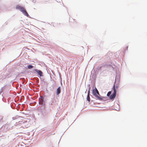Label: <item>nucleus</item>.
I'll use <instances>...</instances> for the list:
<instances>
[{
    "label": "nucleus",
    "mask_w": 147,
    "mask_h": 147,
    "mask_svg": "<svg viewBox=\"0 0 147 147\" xmlns=\"http://www.w3.org/2000/svg\"><path fill=\"white\" fill-rule=\"evenodd\" d=\"M92 94L94 96V98L96 100H98L102 101H105L106 100V97L101 96L99 94L97 89L95 86V82L93 81L92 83Z\"/></svg>",
    "instance_id": "1"
},
{
    "label": "nucleus",
    "mask_w": 147,
    "mask_h": 147,
    "mask_svg": "<svg viewBox=\"0 0 147 147\" xmlns=\"http://www.w3.org/2000/svg\"><path fill=\"white\" fill-rule=\"evenodd\" d=\"M51 109H50L42 110L41 113L42 117L45 120H47L50 117Z\"/></svg>",
    "instance_id": "2"
},
{
    "label": "nucleus",
    "mask_w": 147,
    "mask_h": 147,
    "mask_svg": "<svg viewBox=\"0 0 147 147\" xmlns=\"http://www.w3.org/2000/svg\"><path fill=\"white\" fill-rule=\"evenodd\" d=\"M16 9L20 11L24 15L29 18H31L24 7L22 6L19 5H17L16 6Z\"/></svg>",
    "instance_id": "3"
},
{
    "label": "nucleus",
    "mask_w": 147,
    "mask_h": 147,
    "mask_svg": "<svg viewBox=\"0 0 147 147\" xmlns=\"http://www.w3.org/2000/svg\"><path fill=\"white\" fill-rule=\"evenodd\" d=\"M111 67H112L113 69L115 68L111 65H108L106 64L105 65V67H104V69H102V71L100 73L101 76L104 77L107 76V72L109 71V68Z\"/></svg>",
    "instance_id": "4"
},
{
    "label": "nucleus",
    "mask_w": 147,
    "mask_h": 147,
    "mask_svg": "<svg viewBox=\"0 0 147 147\" xmlns=\"http://www.w3.org/2000/svg\"><path fill=\"white\" fill-rule=\"evenodd\" d=\"M32 70L36 73L38 76L39 78L42 77L43 76V73L41 70L36 69H34Z\"/></svg>",
    "instance_id": "5"
},
{
    "label": "nucleus",
    "mask_w": 147,
    "mask_h": 147,
    "mask_svg": "<svg viewBox=\"0 0 147 147\" xmlns=\"http://www.w3.org/2000/svg\"><path fill=\"white\" fill-rule=\"evenodd\" d=\"M93 73H93L92 74H91V77L92 79H93V81H95L96 78L97 76V75L98 74L97 72H95V70H94L93 71Z\"/></svg>",
    "instance_id": "6"
},
{
    "label": "nucleus",
    "mask_w": 147,
    "mask_h": 147,
    "mask_svg": "<svg viewBox=\"0 0 147 147\" xmlns=\"http://www.w3.org/2000/svg\"><path fill=\"white\" fill-rule=\"evenodd\" d=\"M105 67V65H102V66H98L95 70V72H97L98 73L99 71H102V69H104V67Z\"/></svg>",
    "instance_id": "7"
},
{
    "label": "nucleus",
    "mask_w": 147,
    "mask_h": 147,
    "mask_svg": "<svg viewBox=\"0 0 147 147\" xmlns=\"http://www.w3.org/2000/svg\"><path fill=\"white\" fill-rule=\"evenodd\" d=\"M116 91L115 90H114V92H113V93L110 96V97H109V99L110 100H113L114 99L116 96Z\"/></svg>",
    "instance_id": "8"
},
{
    "label": "nucleus",
    "mask_w": 147,
    "mask_h": 147,
    "mask_svg": "<svg viewBox=\"0 0 147 147\" xmlns=\"http://www.w3.org/2000/svg\"><path fill=\"white\" fill-rule=\"evenodd\" d=\"M2 128H3V129L5 131H7L10 129L9 127V125L8 124H6L3 125L2 127Z\"/></svg>",
    "instance_id": "9"
},
{
    "label": "nucleus",
    "mask_w": 147,
    "mask_h": 147,
    "mask_svg": "<svg viewBox=\"0 0 147 147\" xmlns=\"http://www.w3.org/2000/svg\"><path fill=\"white\" fill-rule=\"evenodd\" d=\"M120 75L118 74H116L115 77V82H117V83L119 84L120 82Z\"/></svg>",
    "instance_id": "10"
},
{
    "label": "nucleus",
    "mask_w": 147,
    "mask_h": 147,
    "mask_svg": "<svg viewBox=\"0 0 147 147\" xmlns=\"http://www.w3.org/2000/svg\"><path fill=\"white\" fill-rule=\"evenodd\" d=\"M61 89L60 86H59L56 90V94L57 96H59L61 92Z\"/></svg>",
    "instance_id": "11"
},
{
    "label": "nucleus",
    "mask_w": 147,
    "mask_h": 147,
    "mask_svg": "<svg viewBox=\"0 0 147 147\" xmlns=\"http://www.w3.org/2000/svg\"><path fill=\"white\" fill-rule=\"evenodd\" d=\"M118 88V86H115V83H114L113 88H112V90H113V92H114V90H115L116 91V93L117 92V89Z\"/></svg>",
    "instance_id": "12"
},
{
    "label": "nucleus",
    "mask_w": 147,
    "mask_h": 147,
    "mask_svg": "<svg viewBox=\"0 0 147 147\" xmlns=\"http://www.w3.org/2000/svg\"><path fill=\"white\" fill-rule=\"evenodd\" d=\"M19 123L20 124L24 125V123H26V124H28V122L25 120H22L19 122Z\"/></svg>",
    "instance_id": "13"
},
{
    "label": "nucleus",
    "mask_w": 147,
    "mask_h": 147,
    "mask_svg": "<svg viewBox=\"0 0 147 147\" xmlns=\"http://www.w3.org/2000/svg\"><path fill=\"white\" fill-rule=\"evenodd\" d=\"M39 105L41 106H45V101L43 100L41 102H39Z\"/></svg>",
    "instance_id": "14"
},
{
    "label": "nucleus",
    "mask_w": 147,
    "mask_h": 147,
    "mask_svg": "<svg viewBox=\"0 0 147 147\" xmlns=\"http://www.w3.org/2000/svg\"><path fill=\"white\" fill-rule=\"evenodd\" d=\"M26 69H30L33 68L34 67V66L31 64H30L27 65L26 66Z\"/></svg>",
    "instance_id": "15"
},
{
    "label": "nucleus",
    "mask_w": 147,
    "mask_h": 147,
    "mask_svg": "<svg viewBox=\"0 0 147 147\" xmlns=\"http://www.w3.org/2000/svg\"><path fill=\"white\" fill-rule=\"evenodd\" d=\"M86 99L88 101V102H89V103H90V99L89 96V95L88 94H87Z\"/></svg>",
    "instance_id": "16"
},
{
    "label": "nucleus",
    "mask_w": 147,
    "mask_h": 147,
    "mask_svg": "<svg viewBox=\"0 0 147 147\" xmlns=\"http://www.w3.org/2000/svg\"><path fill=\"white\" fill-rule=\"evenodd\" d=\"M111 94V91H109L107 93V96L109 97L110 96Z\"/></svg>",
    "instance_id": "17"
},
{
    "label": "nucleus",
    "mask_w": 147,
    "mask_h": 147,
    "mask_svg": "<svg viewBox=\"0 0 147 147\" xmlns=\"http://www.w3.org/2000/svg\"><path fill=\"white\" fill-rule=\"evenodd\" d=\"M3 116H0V123H2L3 122Z\"/></svg>",
    "instance_id": "18"
},
{
    "label": "nucleus",
    "mask_w": 147,
    "mask_h": 147,
    "mask_svg": "<svg viewBox=\"0 0 147 147\" xmlns=\"http://www.w3.org/2000/svg\"><path fill=\"white\" fill-rule=\"evenodd\" d=\"M88 86L89 87V89H88V91L87 94H88L89 95V94L90 92V90L91 87H90V85H89Z\"/></svg>",
    "instance_id": "19"
},
{
    "label": "nucleus",
    "mask_w": 147,
    "mask_h": 147,
    "mask_svg": "<svg viewBox=\"0 0 147 147\" xmlns=\"http://www.w3.org/2000/svg\"><path fill=\"white\" fill-rule=\"evenodd\" d=\"M92 102L93 103L94 105H96V104H100V103H97V102H94V101L93 100H91V103Z\"/></svg>",
    "instance_id": "20"
},
{
    "label": "nucleus",
    "mask_w": 147,
    "mask_h": 147,
    "mask_svg": "<svg viewBox=\"0 0 147 147\" xmlns=\"http://www.w3.org/2000/svg\"><path fill=\"white\" fill-rule=\"evenodd\" d=\"M45 106H41L40 107V108L42 110H45L44 109H45Z\"/></svg>",
    "instance_id": "21"
},
{
    "label": "nucleus",
    "mask_w": 147,
    "mask_h": 147,
    "mask_svg": "<svg viewBox=\"0 0 147 147\" xmlns=\"http://www.w3.org/2000/svg\"><path fill=\"white\" fill-rule=\"evenodd\" d=\"M52 86L53 87H54L55 86V82L54 80H53V81L52 82Z\"/></svg>",
    "instance_id": "22"
},
{
    "label": "nucleus",
    "mask_w": 147,
    "mask_h": 147,
    "mask_svg": "<svg viewBox=\"0 0 147 147\" xmlns=\"http://www.w3.org/2000/svg\"><path fill=\"white\" fill-rule=\"evenodd\" d=\"M9 22V20H7L6 22H5V23L4 24V25H7L8 23Z\"/></svg>",
    "instance_id": "23"
},
{
    "label": "nucleus",
    "mask_w": 147,
    "mask_h": 147,
    "mask_svg": "<svg viewBox=\"0 0 147 147\" xmlns=\"http://www.w3.org/2000/svg\"><path fill=\"white\" fill-rule=\"evenodd\" d=\"M4 86H3V87H2V88H1V89H0V91H2H2H3V89H4Z\"/></svg>",
    "instance_id": "24"
},
{
    "label": "nucleus",
    "mask_w": 147,
    "mask_h": 147,
    "mask_svg": "<svg viewBox=\"0 0 147 147\" xmlns=\"http://www.w3.org/2000/svg\"><path fill=\"white\" fill-rule=\"evenodd\" d=\"M50 78H51V81L52 82L53 80V79L52 78V77L51 76V74H50Z\"/></svg>",
    "instance_id": "25"
},
{
    "label": "nucleus",
    "mask_w": 147,
    "mask_h": 147,
    "mask_svg": "<svg viewBox=\"0 0 147 147\" xmlns=\"http://www.w3.org/2000/svg\"><path fill=\"white\" fill-rule=\"evenodd\" d=\"M59 75L60 78V79H61V75L60 74V73H59Z\"/></svg>",
    "instance_id": "26"
},
{
    "label": "nucleus",
    "mask_w": 147,
    "mask_h": 147,
    "mask_svg": "<svg viewBox=\"0 0 147 147\" xmlns=\"http://www.w3.org/2000/svg\"><path fill=\"white\" fill-rule=\"evenodd\" d=\"M128 46H126L125 47V50H128Z\"/></svg>",
    "instance_id": "27"
},
{
    "label": "nucleus",
    "mask_w": 147,
    "mask_h": 147,
    "mask_svg": "<svg viewBox=\"0 0 147 147\" xmlns=\"http://www.w3.org/2000/svg\"><path fill=\"white\" fill-rule=\"evenodd\" d=\"M32 1L34 3H35L36 2V1L34 0H33Z\"/></svg>",
    "instance_id": "28"
},
{
    "label": "nucleus",
    "mask_w": 147,
    "mask_h": 147,
    "mask_svg": "<svg viewBox=\"0 0 147 147\" xmlns=\"http://www.w3.org/2000/svg\"><path fill=\"white\" fill-rule=\"evenodd\" d=\"M28 124H26V123H24V125H25V126H26V125H27Z\"/></svg>",
    "instance_id": "29"
},
{
    "label": "nucleus",
    "mask_w": 147,
    "mask_h": 147,
    "mask_svg": "<svg viewBox=\"0 0 147 147\" xmlns=\"http://www.w3.org/2000/svg\"><path fill=\"white\" fill-rule=\"evenodd\" d=\"M52 71V73H53V74H54V71Z\"/></svg>",
    "instance_id": "30"
},
{
    "label": "nucleus",
    "mask_w": 147,
    "mask_h": 147,
    "mask_svg": "<svg viewBox=\"0 0 147 147\" xmlns=\"http://www.w3.org/2000/svg\"><path fill=\"white\" fill-rule=\"evenodd\" d=\"M2 91H0V95L1 94V93H2Z\"/></svg>",
    "instance_id": "31"
},
{
    "label": "nucleus",
    "mask_w": 147,
    "mask_h": 147,
    "mask_svg": "<svg viewBox=\"0 0 147 147\" xmlns=\"http://www.w3.org/2000/svg\"><path fill=\"white\" fill-rule=\"evenodd\" d=\"M2 100H3V101H3V98H2Z\"/></svg>",
    "instance_id": "32"
},
{
    "label": "nucleus",
    "mask_w": 147,
    "mask_h": 147,
    "mask_svg": "<svg viewBox=\"0 0 147 147\" xmlns=\"http://www.w3.org/2000/svg\"><path fill=\"white\" fill-rule=\"evenodd\" d=\"M13 118H14V117H13L12 119L14 120Z\"/></svg>",
    "instance_id": "33"
},
{
    "label": "nucleus",
    "mask_w": 147,
    "mask_h": 147,
    "mask_svg": "<svg viewBox=\"0 0 147 147\" xmlns=\"http://www.w3.org/2000/svg\"><path fill=\"white\" fill-rule=\"evenodd\" d=\"M48 24H50L49 23H48Z\"/></svg>",
    "instance_id": "34"
},
{
    "label": "nucleus",
    "mask_w": 147,
    "mask_h": 147,
    "mask_svg": "<svg viewBox=\"0 0 147 147\" xmlns=\"http://www.w3.org/2000/svg\"><path fill=\"white\" fill-rule=\"evenodd\" d=\"M119 109L118 110H117V111H119Z\"/></svg>",
    "instance_id": "35"
}]
</instances>
